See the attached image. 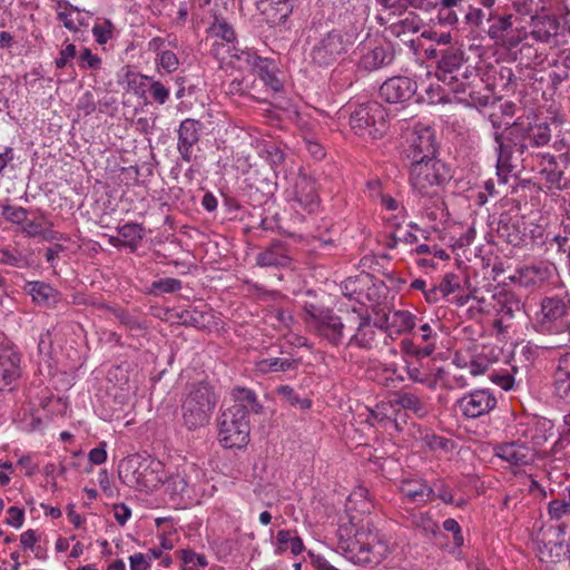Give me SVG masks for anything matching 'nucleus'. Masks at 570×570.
I'll return each instance as SVG.
<instances>
[{"label":"nucleus","mask_w":570,"mask_h":570,"mask_svg":"<svg viewBox=\"0 0 570 570\" xmlns=\"http://www.w3.org/2000/svg\"><path fill=\"white\" fill-rule=\"evenodd\" d=\"M91 31L95 41L102 46L114 38L115 24L109 19H98Z\"/></svg>","instance_id":"obj_47"},{"label":"nucleus","mask_w":570,"mask_h":570,"mask_svg":"<svg viewBox=\"0 0 570 570\" xmlns=\"http://www.w3.org/2000/svg\"><path fill=\"white\" fill-rule=\"evenodd\" d=\"M144 228L141 225L136 223H127L118 228V234L126 238L130 239L132 242H138L142 239L144 236Z\"/></svg>","instance_id":"obj_56"},{"label":"nucleus","mask_w":570,"mask_h":570,"mask_svg":"<svg viewBox=\"0 0 570 570\" xmlns=\"http://www.w3.org/2000/svg\"><path fill=\"white\" fill-rule=\"evenodd\" d=\"M497 397L489 389H478L465 393L456 401V406L468 419L489 414L497 406Z\"/></svg>","instance_id":"obj_14"},{"label":"nucleus","mask_w":570,"mask_h":570,"mask_svg":"<svg viewBox=\"0 0 570 570\" xmlns=\"http://www.w3.org/2000/svg\"><path fill=\"white\" fill-rule=\"evenodd\" d=\"M548 514L551 519L560 520L570 514V499H556L548 503Z\"/></svg>","instance_id":"obj_52"},{"label":"nucleus","mask_w":570,"mask_h":570,"mask_svg":"<svg viewBox=\"0 0 570 570\" xmlns=\"http://www.w3.org/2000/svg\"><path fill=\"white\" fill-rule=\"evenodd\" d=\"M183 287V283L178 278L166 277L158 281H154L149 287L147 293L150 295H161V294H170L180 291Z\"/></svg>","instance_id":"obj_46"},{"label":"nucleus","mask_w":570,"mask_h":570,"mask_svg":"<svg viewBox=\"0 0 570 570\" xmlns=\"http://www.w3.org/2000/svg\"><path fill=\"white\" fill-rule=\"evenodd\" d=\"M530 160L532 163L537 160L539 171L547 180V183L558 189H562L561 179L563 171L559 168L558 163L552 155L538 151L533 153V158H530Z\"/></svg>","instance_id":"obj_32"},{"label":"nucleus","mask_w":570,"mask_h":570,"mask_svg":"<svg viewBox=\"0 0 570 570\" xmlns=\"http://www.w3.org/2000/svg\"><path fill=\"white\" fill-rule=\"evenodd\" d=\"M235 403L232 406L242 407L249 416V412L261 413L263 405L259 403L256 393L247 387H235L232 392Z\"/></svg>","instance_id":"obj_40"},{"label":"nucleus","mask_w":570,"mask_h":570,"mask_svg":"<svg viewBox=\"0 0 570 570\" xmlns=\"http://www.w3.org/2000/svg\"><path fill=\"white\" fill-rule=\"evenodd\" d=\"M393 60V49L389 45H377L362 56L360 65L364 70L373 71L391 65Z\"/></svg>","instance_id":"obj_31"},{"label":"nucleus","mask_w":570,"mask_h":570,"mask_svg":"<svg viewBox=\"0 0 570 570\" xmlns=\"http://www.w3.org/2000/svg\"><path fill=\"white\" fill-rule=\"evenodd\" d=\"M394 405L412 412L419 419L425 417L430 412L426 401L417 394L406 391H400L395 394V397L390 401V407Z\"/></svg>","instance_id":"obj_35"},{"label":"nucleus","mask_w":570,"mask_h":570,"mask_svg":"<svg viewBox=\"0 0 570 570\" xmlns=\"http://www.w3.org/2000/svg\"><path fill=\"white\" fill-rule=\"evenodd\" d=\"M125 478L139 488L150 489L161 481V463L149 456L132 455L124 460Z\"/></svg>","instance_id":"obj_12"},{"label":"nucleus","mask_w":570,"mask_h":570,"mask_svg":"<svg viewBox=\"0 0 570 570\" xmlns=\"http://www.w3.org/2000/svg\"><path fill=\"white\" fill-rule=\"evenodd\" d=\"M414 244L417 242V237L411 230H399L393 233L390 238L389 246L391 248L396 247L399 243Z\"/></svg>","instance_id":"obj_62"},{"label":"nucleus","mask_w":570,"mask_h":570,"mask_svg":"<svg viewBox=\"0 0 570 570\" xmlns=\"http://www.w3.org/2000/svg\"><path fill=\"white\" fill-rule=\"evenodd\" d=\"M21 373V354L11 347L0 350V391L12 390Z\"/></svg>","instance_id":"obj_21"},{"label":"nucleus","mask_w":570,"mask_h":570,"mask_svg":"<svg viewBox=\"0 0 570 570\" xmlns=\"http://www.w3.org/2000/svg\"><path fill=\"white\" fill-rule=\"evenodd\" d=\"M255 371L261 374L287 372L296 368L297 362L291 358L269 357L255 362Z\"/></svg>","instance_id":"obj_42"},{"label":"nucleus","mask_w":570,"mask_h":570,"mask_svg":"<svg viewBox=\"0 0 570 570\" xmlns=\"http://www.w3.org/2000/svg\"><path fill=\"white\" fill-rule=\"evenodd\" d=\"M497 312L502 318L511 320L517 312L521 311L522 304L519 297L512 292H503L494 296Z\"/></svg>","instance_id":"obj_41"},{"label":"nucleus","mask_w":570,"mask_h":570,"mask_svg":"<svg viewBox=\"0 0 570 570\" xmlns=\"http://www.w3.org/2000/svg\"><path fill=\"white\" fill-rule=\"evenodd\" d=\"M155 63L167 73H173L179 67V59L174 51L166 50L161 51L158 57L155 58Z\"/></svg>","instance_id":"obj_49"},{"label":"nucleus","mask_w":570,"mask_h":570,"mask_svg":"<svg viewBox=\"0 0 570 570\" xmlns=\"http://www.w3.org/2000/svg\"><path fill=\"white\" fill-rule=\"evenodd\" d=\"M560 35L561 21L557 14H535L531 17L527 38L530 37L535 42L557 47L559 46L558 38Z\"/></svg>","instance_id":"obj_15"},{"label":"nucleus","mask_w":570,"mask_h":570,"mask_svg":"<svg viewBox=\"0 0 570 570\" xmlns=\"http://www.w3.org/2000/svg\"><path fill=\"white\" fill-rule=\"evenodd\" d=\"M493 451L497 458L515 468L530 465L535 460V450L520 441L497 444Z\"/></svg>","instance_id":"obj_18"},{"label":"nucleus","mask_w":570,"mask_h":570,"mask_svg":"<svg viewBox=\"0 0 570 570\" xmlns=\"http://www.w3.org/2000/svg\"><path fill=\"white\" fill-rule=\"evenodd\" d=\"M77 109L82 111L83 115H91L96 110V100L91 91H86L78 99Z\"/></svg>","instance_id":"obj_60"},{"label":"nucleus","mask_w":570,"mask_h":570,"mask_svg":"<svg viewBox=\"0 0 570 570\" xmlns=\"http://www.w3.org/2000/svg\"><path fill=\"white\" fill-rule=\"evenodd\" d=\"M436 0H400V7L403 9H414L423 13H431L435 10Z\"/></svg>","instance_id":"obj_54"},{"label":"nucleus","mask_w":570,"mask_h":570,"mask_svg":"<svg viewBox=\"0 0 570 570\" xmlns=\"http://www.w3.org/2000/svg\"><path fill=\"white\" fill-rule=\"evenodd\" d=\"M435 10L439 24L456 27L460 17L465 18L466 0H436Z\"/></svg>","instance_id":"obj_29"},{"label":"nucleus","mask_w":570,"mask_h":570,"mask_svg":"<svg viewBox=\"0 0 570 570\" xmlns=\"http://www.w3.org/2000/svg\"><path fill=\"white\" fill-rule=\"evenodd\" d=\"M150 76L142 75L140 72L128 69L124 76V82L126 83V90L132 92L137 97H145L146 89L150 82Z\"/></svg>","instance_id":"obj_44"},{"label":"nucleus","mask_w":570,"mask_h":570,"mask_svg":"<svg viewBox=\"0 0 570 570\" xmlns=\"http://www.w3.org/2000/svg\"><path fill=\"white\" fill-rule=\"evenodd\" d=\"M498 0H479L481 7H473L466 2L465 22L476 29H484V23L489 24L492 14L497 9Z\"/></svg>","instance_id":"obj_33"},{"label":"nucleus","mask_w":570,"mask_h":570,"mask_svg":"<svg viewBox=\"0 0 570 570\" xmlns=\"http://www.w3.org/2000/svg\"><path fill=\"white\" fill-rule=\"evenodd\" d=\"M293 9L294 0H258L257 2V10L271 26L284 23Z\"/></svg>","instance_id":"obj_25"},{"label":"nucleus","mask_w":570,"mask_h":570,"mask_svg":"<svg viewBox=\"0 0 570 570\" xmlns=\"http://www.w3.org/2000/svg\"><path fill=\"white\" fill-rule=\"evenodd\" d=\"M350 126L364 139H379L387 130V112L374 100L360 104L350 114Z\"/></svg>","instance_id":"obj_7"},{"label":"nucleus","mask_w":570,"mask_h":570,"mask_svg":"<svg viewBox=\"0 0 570 570\" xmlns=\"http://www.w3.org/2000/svg\"><path fill=\"white\" fill-rule=\"evenodd\" d=\"M404 155L410 164H419L436 157L434 131L430 127L415 126L406 135Z\"/></svg>","instance_id":"obj_13"},{"label":"nucleus","mask_w":570,"mask_h":570,"mask_svg":"<svg viewBox=\"0 0 570 570\" xmlns=\"http://www.w3.org/2000/svg\"><path fill=\"white\" fill-rule=\"evenodd\" d=\"M165 483L171 494H183L188 487L186 478L180 473L169 476Z\"/></svg>","instance_id":"obj_59"},{"label":"nucleus","mask_w":570,"mask_h":570,"mask_svg":"<svg viewBox=\"0 0 570 570\" xmlns=\"http://www.w3.org/2000/svg\"><path fill=\"white\" fill-rule=\"evenodd\" d=\"M553 271L552 264L540 262L518 268L515 279L523 287H540L552 278Z\"/></svg>","instance_id":"obj_23"},{"label":"nucleus","mask_w":570,"mask_h":570,"mask_svg":"<svg viewBox=\"0 0 570 570\" xmlns=\"http://www.w3.org/2000/svg\"><path fill=\"white\" fill-rule=\"evenodd\" d=\"M553 393L556 397L570 404V352L561 354L553 372Z\"/></svg>","instance_id":"obj_26"},{"label":"nucleus","mask_w":570,"mask_h":570,"mask_svg":"<svg viewBox=\"0 0 570 570\" xmlns=\"http://www.w3.org/2000/svg\"><path fill=\"white\" fill-rule=\"evenodd\" d=\"M304 312L305 325L312 334L333 346L343 342L345 325L333 309L309 304L304 307Z\"/></svg>","instance_id":"obj_8"},{"label":"nucleus","mask_w":570,"mask_h":570,"mask_svg":"<svg viewBox=\"0 0 570 570\" xmlns=\"http://www.w3.org/2000/svg\"><path fill=\"white\" fill-rule=\"evenodd\" d=\"M289 263L288 247L282 240L272 242L256 256V264L261 267H285Z\"/></svg>","instance_id":"obj_28"},{"label":"nucleus","mask_w":570,"mask_h":570,"mask_svg":"<svg viewBox=\"0 0 570 570\" xmlns=\"http://www.w3.org/2000/svg\"><path fill=\"white\" fill-rule=\"evenodd\" d=\"M210 37L220 39L227 45H232V49L235 50L234 46L236 41V32L233 26L227 22L224 18L215 17L213 23L208 28Z\"/></svg>","instance_id":"obj_43"},{"label":"nucleus","mask_w":570,"mask_h":570,"mask_svg":"<svg viewBox=\"0 0 570 570\" xmlns=\"http://www.w3.org/2000/svg\"><path fill=\"white\" fill-rule=\"evenodd\" d=\"M355 331L350 336L346 345L363 351H371L377 346L382 328L377 326L368 314L357 315Z\"/></svg>","instance_id":"obj_16"},{"label":"nucleus","mask_w":570,"mask_h":570,"mask_svg":"<svg viewBox=\"0 0 570 570\" xmlns=\"http://www.w3.org/2000/svg\"><path fill=\"white\" fill-rule=\"evenodd\" d=\"M405 525L420 531L428 539L439 533V524L429 513H411L405 518Z\"/></svg>","instance_id":"obj_39"},{"label":"nucleus","mask_w":570,"mask_h":570,"mask_svg":"<svg viewBox=\"0 0 570 570\" xmlns=\"http://www.w3.org/2000/svg\"><path fill=\"white\" fill-rule=\"evenodd\" d=\"M514 14L503 11L499 6L497 7L494 14L483 31L489 36L495 43L512 49L519 46V43L527 39V31L522 28H514L517 21Z\"/></svg>","instance_id":"obj_11"},{"label":"nucleus","mask_w":570,"mask_h":570,"mask_svg":"<svg viewBox=\"0 0 570 570\" xmlns=\"http://www.w3.org/2000/svg\"><path fill=\"white\" fill-rule=\"evenodd\" d=\"M521 118L517 119L504 131H493L497 151V175L502 184H507L509 176L517 167V160L520 159L524 166L529 165L533 153H528L523 135Z\"/></svg>","instance_id":"obj_2"},{"label":"nucleus","mask_w":570,"mask_h":570,"mask_svg":"<svg viewBox=\"0 0 570 570\" xmlns=\"http://www.w3.org/2000/svg\"><path fill=\"white\" fill-rule=\"evenodd\" d=\"M460 288V277L454 273H446L438 285L441 297H446Z\"/></svg>","instance_id":"obj_53"},{"label":"nucleus","mask_w":570,"mask_h":570,"mask_svg":"<svg viewBox=\"0 0 570 570\" xmlns=\"http://www.w3.org/2000/svg\"><path fill=\"white\" fill-rule=\"evenodd\" d=\"M8 518L6 520L7 524L19 529L23 524L24 520V511L18 507H10L7 511Z\"/></svg>","instance_id":"obj_63"},{"label":"nucleus","mask_w":570,"mask_h":570,"mask_svg":"<svg viewBox=\"0 0 570 570\" xmlns=\"http://www.w3.org/2000/svg\"><path fill=\"white\" fill-rule=\"evenodd\" d=\"M566 525L560 524L550 527L542 533V547H540V559H550L551 561L559 560L561 556L569 552V546L566 544Z\"/></svg>","instance_id":"obj_22"},{"label":"nucleus","mask_w":570,"mask_h":570,"mask_svg":"<svg viewBox=\"0 0 570 570\" xmlns=\"http://www.w3.org/2000/svg\"><path fill=\"white\" fill-rule=\"evenodd\" d=\"M277 394L281 395L289 405L298 406L307 410L312 405V401L307 397H299L296 391L289 385H281L277 387Z\"/></svg>","instance_id":"obj_48"},{"label":"nucleus","mask_w":570,"mask_h":570,"mask_svg":"<svg viewBox=\"0 0 570 570\" xmlns=\"http://www.w3.org/2000/svg\"><path fill=\"white\" fill-rule=\"evenodd\" d=\"M570 318V294L544 296L540 309L535 313L533 328L543 335H557L566 332Z\"/></svg>","instance_id":"obj_4"},{"label":"nucleus","mask_w":570,"mask_h":570,"mask_svg":"<svg viewBox=\"0 0 570 570\" xmlns=\"http://www.w3.org/2000/svg\"><path fill=\"white\" fill-rule=\"evenodd\" d=\"M77 63L81 70H99L102 61L89 48H83L78 56Z\"/></svg>","instance_id":"obj_50"},{"label":"nucleus","mask_w":570,"mask_h":570,"mask_svg":"<svg viewBox=\"0 0 570 570\" xmlns=\"http://www.w3.org/2000/svg\"><path fill=\"white\" fill-rule=\"evenodd\" d=\"M267 160L273 166H278L285 160V151L276 145H271L266 148Z\"/></svg>","instance_id":"obj_64"},{"label":"nucleus","mask_w":570,"mask_h":570,"mask_svg":"<svg viewBox=\"0 0 570 570\" xmlns=\"http://www.w3.org/2000/svg\"><path fill=\"white\" fill-rule=\"evenodd\" d=\"M399 489L401 494L413 503L426 502L433 493L432 488L420 479H404Z\"/></svg>","instance_id":"obj_38"},{"label":"nucleus","mask_w":570,"mask_h":570,"mask_svg":"<svg viewBox=\"0 0 570 570\" xmlns=\"http://www.w3.org/2000/svg\"><path fill=\"white\" fill-rule=\"evenodd\" d=\"M552 68L553 70L550 72L549 78L554 87L561 85L563 81L570 78V73L560 58L552 62Z\"/></svg>","instance_id":"obj_58"},{"label":"nucleus","mask_w":570,"mask_h":570,"mask_svg":"<svg viewBox=\"0 0 570 570\" xmlns=\"http://www.w3.org/2000/svg\"><path fill=\"white\" fill-rule=\"evenodd\" d=\"M2 216L13 224H24L28 219V212L22 207L17 206H4Z\"/></svg>","instance_id":"obj_55"},{"label":"nucleus","mask_w":570,"mask_h":570,"mask_svg":"<svg viewBox=\"0 0 570 570\" xmlns=\"http://www.w3.org/2000/svg\"><path fill=\"white\" fill-rule=\"evenodd\" d=\"M0 264L23 269L30 267L31 261L17 248L0 247Z\"/></svg>","instance_id":"obj_45"},{"label":"nucleus","mask_w":570,"mask_h":570,"mask_svg":"<svg viewBox=\"0 0 570 570\" xmlns=\"http://www.w3.org/2000/svg\"><path fill=\"white\" fill-rule=\"evenodd\" d=\"M498 236L512 246H520L524 242V232L519 219L502 215L497 227Z\"/></svg>","instance_id":"obj_36"},{"label":"nucleus","mask_w":570,"mask_h":570,"mask_svg":"<svg viewBox=\"0 0 570 570\" xmlns=\"http://www.w3.org/2000/svg\"><path fill=\"white\" fill-rule=\"evenodd\" d=\"M183 561L187 567L186 570H198L200 567L207 566V560L204 554H198L190 550L183 551Z\"/></svg>","instance_id":"obj_57"},{"label":"nucleus","mask_w":570,"mask_h":570,"mask_svg":"<svg viewBox=\"0 0 570 570\" xmlns=\"http://www.w3.org/2000/svg\"><path fill=\"white\" fill-rule=\"evenodd\" d=\"M415 315L409 311L397 309L389 314L386 321V332L391 338L411 332L415 327Z\"/></svg>","instance_id":"obj_34"},{"label":"nucleus","mask_w":570,"mask_h":570,"mask_svg":"<svg viewBox=\"0 0 570 570\" xmlns=\"http://www.w3.org/2000/svg\"><path fill=\"white\" fill-rule=\"evenodd\" d=\"M422 26V19L414 12H409L403 19L391 23L387 30L392 36L401 39L409 46L413 52H416L419 50V41L410 37L419 32Z\"/></svg>","instance_id":"obj_24"},{"label":"nucleus","mask_w":570,"mask_h":570,"mask_svg":"<svg viewBox=\"0 0 570 570\" xmlns=\"http://www.w3.org/2000/svg\"><path fill=\"white\" fill-rule=\"evenodd\" d=\"M249 417L239 406H229L219 417V443L225 449H240L249 441Z\"/></svg>","instance_id":"obj_9"},{"label":"nucleus","mask_w":570,"mask_h":570,"mask_svg":"<svg viewBox=\"0 0 570 570\" xmlns=\"http://www.w3.org/2000/svg\"><path fill=\"white\" fill-rule=\"evenodd\" d=\"M293 203L295 208L312 214L320 207L315 181L307 175H299L294 183Z\"/></svg>","instance_id":"obj_19"},{"label":"nucleus","mask_w":570,"mask_h":570,"mask_svg":"<svg viewBox=\"0 0 570 570\" xmlns=\"http://www.w3.org/2000/svg\"><path fill=\"white\" fill-rule=\"evenodd\" d=\"M148 89L150 97L154 101L159 105H165L170 96L169 88H167L163 82L156 80L154 77L150 78V82L148 83Z\"/></svg>","instance_id":"obj_51"},{"label":"nucleus","mask_w":570,"mask_h":570,"mask_svg":"<svg viewBox=\"0 0 570 570\" xmlns=\"http://www.w3.org/2000/svg\"><path fill=\"white\" fill-rule=\"evenodd\" d=\"M353 43V35L341 30H332L315 41L309 57L315 65L327 67L345 55Z\"/></svg>","instance_id":"obj_10"},{"label":"nucleus","mask_w":570,"mask_h":570,"mask_svg":"<svg viewBox=\"0 0 570 570\" xmlns=\"http://www.w3.org/2000/svg\"><path fill=\"white\" fill-rule=\"evenodd\" d=\"M417 90L415 80L404 76L386 79L380 87V97L389 104H404L413 98Z\"/></svg>","instance_id":"obj_17"},{"label":"nucleus","mask_w":570,"mask_h":570,"mask_svg":"<svg viewBox=\"0 0 570 570\" xmlns=\"http://www.w3.org/2000/svg\"><path fill=\"white\" fill-rule=\"evenodd\" d=\"M24 291L39 306L53 307L57 304V289L45 282H28L24 286Z\"/></svg>","instance_id":"obj_37"},{"label":"nucleus","mask_w":570,"mask_h":570,"mask_svg":"<svg viewBox=\"0 0 570 570\" xmlns=\"http://www.w3.org/2000/svg\"><path fill=\"white\" fill-rule=\"evenodd\" d=\"M247 63L252 65L257 77L273 92H279L283 89V81L279 78L278 69L273 60L261 58L255 53L242 52Z\"/></svg>","instance_id":"obj_20"},{"label":"nucleus","mask_w":570,"mask_h":570,"mask_svg":"<svg viewBox=\"0 0 570 570\" xmlns=\"http://www.w3.org/2000/svg\"><path fill=\"white\" fill-rule=\"evenodd\" d=\"M77 49L73 43L66 45L59 52V57L56 59L55 63L58 69L65 68L70 60L76 58Z\"/></svg>","instance_id":"obj_61"},{"label":"nucleus","mask_w":570,"mask_h":570,"mask_svg":"<svg viewBox=\"0 0 570 570\" xmlns=\"http://www.w3.org/2000/svg\"><path fill=\"white\" fill-rule=\"evenodd\" d=\"M451 179L450 168L434 157L419 164H410V183L422 196L435 197Z\"/></svg>","instance_id":"obj_6"},{"label":"nucleus","mask_w":570,"mask_h":570,"mask_svg":"<svg viewBox=\"0 0 570 570\" xmlns=\"http://www.w3.org/2000/svg\"><path fill=\"white\" fill-rule=\"evenodd\" d=\"M424 55L434 63L435 78L460 101L472 107H485L492 101V90L484 83L479 70L468 63L469 58L462 48L430 46Z\"/></svg>","instance_id":"obj_1"},{"label":"nucleus","mask_w":570,"mask_h":570,"mask_svg":"<svg viewBox=\"0 0 570 570\" xmlns=\"http://www.w3.org/2000/svg\"><path fill=\"white\" fill-rule=\"evenodd\" d=\"M522 121V135L528 147V153L530 148H541L547 146L551 140V127L548 122H532L528 119H521Z\"/></svg>","instance_id":"obj_27"},{"label":"nucleus","mask_w":570,"mask_h":570,"mask_svg":"<svg viewBox=\"0 0 570 570\" xmlns=\"http://www.w3.org/2000/svg\"><path fill=\"white\" fill-rule=\"evenodd\" d=\"M337 550L350 562L368 568L379 566L390 553L387 542L371 530H358L353 538L341 539Z\"/></svg>","instance_id":"obj_3"},{"label":"nucleus","mask_w":570,"mask_h":570,"mask_svg":"<svg viewBox=\"0 0 570 570\" xmlns=\"http://www.w3.org/2000/svg\"><path fill=\"white\" fill-rule=\"evenodd\" d=\"M215 405V393L207 383L193 384L181 404L184 426L189 431L206 426Z\"/></svg>","instance_id":"obj_5"},{"label":"nucleus","mask_w":570,"mask_h":570,"mask_svg":"<svg viewBox=\"0 0 570 570\" xmlns=\"http://www.w3.org/2000/svg\"><path fill=\"white\" fill-rule=\"evenodd\" d=\"M199 122L194 119H185L178 129V151L181 158L189 163L191 160V148L199 140Z\"/></svg>","instance_id":"obj_30"}]
</instances>
